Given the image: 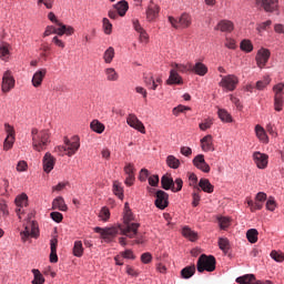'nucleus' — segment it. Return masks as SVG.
Listing matches in <instances>:
<instances>
[{
  "label": "nucleus",
  "mask_w": 284,
  "mask_h": 284,
  "mask_svg": "<svg viewBox=\"0 0 284 284\" xmlns=\"http://www.w3.org/2000/svg\"><path fill=\"white\" fill-rule=\"evenodd\" d=\"M134 221V215L132 214V210H130V204H124V216L123 224L120 225V234L123 236H128V239H134L136 234H139V227L141 224L132 223Z\"/></svg>",
  "instance_id": "1"
},
{
  "label": "nucleus",
  "mask_w": 284,
  "mask_h": 284,
  "mask_svg": "<svg viewBox=\"0 0 284 284\" xmlns=\"http://www.w3.org/2000/svg\"><path fill=\"white\" fill-rule=\"evenodd\" d=\"M32 148L36 152H43L50 145V131L32 129L31 130Z\"/></svg>",
  "instance_id": "2"
},
{
  "label": "nucleus",
  "mask_w": 284,
  "mask_h": 284,
  "mask_svg": "<svg viewBox=\"0 0 284 284\" xmlns=\"http://www.w3.org/2000/svg\"><path fill=\"white\" fill-rule=\"evenodd\" d=\"M196 267L200 274H203V272H214L216 270V257L202 254L197 260Z\"/></svg>",
  "instance_id": "3"
},
{
  "label": "nucleus",
  "mask_w": 284,
  "mask_h": 284,
  "mask_svg": "<svg viewBox=\"0 0 284 284\" xmlns=\"http://www.w3.org/2000/svg\"><path fill=\"white\" fill-rule=\"evenodd\" d=\"M169 23H171L172 28H175V30H179V28H190L192 26V16L189 13H182L179 19L169 16Z\"/></svg>",
  "instance_id": "4"
},
{
  "label": "nucleus",
  "mask_w": 284,
  "mask_h": 284,
  "mask_svg": "<svg viewBox=\"0 0 284 284\" xmlns=\"http://www.w3.org/2000/svg\"><path fill=\"white\" fill-rule=\"evenodd\" d=\"M221 81L219 82L220 88L227 90V92H234L236 90V85H239V77L234 74L229 75H220Z\"/></svg>",
  "instance_id": "5"
},
{
  "label": "nucleus",
  "mask_w": 284,
  "mask_h": 284,
  "mask_svg": "<svg viewBox=\"0 0 284 284\" xmlns=\"http://www.w3.org/2000/svg\"><path fill=\"white\" fill-rule=\"evenodd\" d=\"M95 232L101 234V239H103L105 243H110V241L121 232V227L120 225L106 229L95 227Z\"/></svg>",
  "instance_id": "6"
},
{
  "label": "nucleus",
  "mask_w": 284,
  "mask_h": 284,
  "mask_svg": "<svg viewBox=\"0 0 284 284\" xmlns=\"http://www.w3.org/2000/svg\"><path fill=\"white\" fill-rule=\"evenodd\" d=\"M64 145L67 148V156H74V153L79 152L81 148V142L79 141V136H73L71 140L65 139Z\"/></svg>",
  "instance_id": "7"
},
{
  "label": "nucleus",
  "mask_w": 284,
  "mask_h": 284,
  "mask_svg": "<svg viewBox=\"0 0 284 284\" xmlns=\"http://www.w3.org/2000/svg\"><path fill=\"white\" fill-rule=\"evenodd\" d=\"M14 77L12 75V71L8 70L3 73L2 77V84H1V90L4 93L10 92L14 88Z\"/></svg>",
  "instance_id": "8"
},
{
  "label": "nucleus",
  "mask_w": 284,
  "mask_h": 284,
  "mask_svg": "<svg viewBox=\"0 0 284 284\" xmlns=\"http://www.w3.org/2000/svg\"><path fill=\"white\" fill-rule=\"evenodd\" d=\"M126 123L128 125H130V128H133L134 130H138V132H141V134H145V125L143 124V122H141V120H139L136 114H129L126 118Z\"/></svg>",
  "instance_id": "9"
},
{
  "label": "nucleus",
  "mask_w": 284,
  "mask_h": 284,
  "mask_svg": "<svg viewBox=\"0 0 284 284\" xmlns=\"http://www.w3.org/2000/svg\"><path fill=\"white\" fill-rule=\"evenodd\" d=\"M268 159L270 156L265 153L258 151L253 153V161L258 170H265L267 168Z\"/></svg>",
  "instance_id": "10"
},
{
  "label": "nucleus",
  "mask_w": 284,
  "mask_h": 284,
  "mask_svg": "<svg viewBox=\"0 0 284 284\" xmlns=\"http://www.w3.org/2000/svg\"><path fill=\"white\" fill-rule=\"evenodd\" d=\"M155 196V206L159 210H165V207L169 205L168 200L170 199V195L165 191L159 190L156 191Z\"/></svg>",
  "instance_id": "11"
},
{
  "label": "nucleus",
  "mask_w": 284,
  "mask_h": 284,
  "mask_svg": "<svg viewBox=\"0 0 284 284\" xmlns=\"http://www.w3.org/2000/svg\"><path fill=\"white\" fill-rule=\"evenodd\" d=\"M55 163H57V159L52 155V153L47 152L42 160L44 172H47V174H50V172L54 170Z\"/></svg>",
  "instance_id": "12"
},
{
  "label": "nucleus",
  "mask_w": 284,
  "mask_h": 284,
  "mask_svg": "<svg viewBox=\"0 0 284 284\" xmlns=\"http://www.w3.org/2000/svg\"><path fill=\"white\" fill-rule=\"evenodd\" d=\"M270 50L267 49H260L257 51V54L255 57V61L257 63V67L263 69L264 65H267V62L270 61Z\"/></svg>",
  "instance_id": "13"
},
{
  "label": "nucleus",
  "mask_w": 284,
  "mask_h": 284,
  "mask_svg": "<svg viewBox=\"0 0 284 284\" xmlns=\"http://www.w3.org/2000/svg\"><path fill=\"white\" fill-rule=\"evenodd\" d=\"M29 225L30 226H26L24 231L20 233L23 243H26V241H28L30 236H32L33 239H37V236H39L37 226H34V222L30 223Z\"/></svg>",
  "instance_id": "14"
},
{
  "label": "nucleus",
  "mask_w": 284,
  "mask_h": 284,
  "mask_svg": "<svg viewBox=\"0 0 284 284\" xmlns=\"http://www.w3.org/2000/svg\"><path fill=\"white\" fill-rule=\"evenodd\" d=\"M193 165L197 168V170H201V172H205L209 174L210 172V164L205 162V155L199 154L193 159Z\"/></svg>",
  "instance_id": "15"
},
{
  "label": "nucleus",
  "mask_w": 284,
  "mask_h": 284,
  "mask_svg": "<svg viewBox=\"0 0 284 284\" xmlns=\"http://www.w3.org/2000/svg\"><path fill=\"white\" fill-rule=\"evenodd\" d=\"M133 28L135 32L139 34V41L140 43H149L150 36L148 34V31L141 27V24L138 22V20L133 21Z\"/></svg>",
  "instance_id": "16"
},
{
  "label": "nucleus",
  "mask_w": 284,
  "mask_h": 284,
  "mask_svg": "<svg viewBox=\"0 0 284 284\" xmlns=\"http://www.w3.org/2000/svg\"><path fill=\"white\" fill-rule=\"evenodd\" d=\"M48 74V69H40L38 70L31 80V83L33 88H41V84L43 83V79H45V75Z\"/></svg>",
  "instance_id": "17"
},
{
  "label": "nucleus",
  "mask_w": 284,
  "mask_h": 284,
  "mask_svg": "<svg viewBox=\"0 0 284 284\" xmlns=\"http://www.w3.org/2000/svg\"><path fill=\"white\" fill-rule=\"evenodd\" d=\"M166 85H183V78L179 75L176 69L170 71L169 79L166 80Z\"/></svg>",
  "instance_id": "18"
},
{
  "label": "nucleus",
  "mask_w": 284,
  "mask_h": 284,
  "mask_svg": "<svg viewBox=\"0 0 284 284\" xmlns=\"http://www.w3.org/2000/svg\"><path fill=\"white\" fill-rule=\"evenodd\" d=\"M257 3H262L265 12H274L278 8V0H256Z\"/></svg>",
  "instance_id": "19"
},
{
  "label": "nucleus",
  "mask_w": 284,
  "mask_h": 284,
  "mask_svg": "<svg viewBox=\"0 0 284 284\" xmlns=\"http://www.w3.org/2000/svg\"><path fill=\"white\" fill-rule=\"evenodd\" d=\"M201 148L203 150V152H214V142H213V138L212 135H205L202 140H201Z\"/></svg>",
  "instance_id": "20"
},
{
  "label": "nucleus",
  "mask_w": 284,
  "mask_h": 284,
  "mask_svg": "<svg viewBox=\"0 0 284 284\" xmlns=\"http://www.w3.org/2000/svg\"><path fill=\"white\" fill-rule=\"evenodd\" d=\"M215 30H220V32H233L234 31V22L230 20H221Z\"/></svg>",
  "instance_id": "21"
},
{
  "label": "nucleus",
  "mask_w": 284,
  "mask_h": 284,
  "mask_svg": "<svg viewBox=\"0 0 284 284\" xmlns=\"http://www.w3.org/2000/svg\"><path fill=\"white\" fill-rule=\"evenodd\" d=\"M57 245H59V240H57V237H53L50 241V247H51L50 263H59V256L57 255Z\"/></svg>",
  "instance_id": "22"
},
{
  "label": "nucleus",
  "mask_w": 284,
  "mask_h": 284,
  "mask_svg": "<svg viewBox=\"0 0 284 284\" xmlns=\"http://www.w3.org/2000/svg\"><path fill=\"white\" fill-rule=\"evenodd\" d=\"M159 6L151 3L146 9V19L148 21H154L159 17Z\"/></svg>",
  "instance_id": "23"
},
{
  "label": "nucleus",
  "mask_w": 284,
  "mask_h": 284,
  "mask_svg": "<svg viewBox=\"0 0 284 284\" xmlns=\"http://www.w3.org/2000/svg\"><path fill=\"white\" fill-rule=\"evenodd\" d=\"M113 9L118 12L119 17H123L130 9V6L128 4V1L122 0L113 4Z\"/></svg>",
  "instance_id": "24"
},
{
  "label": "nucleus",
  "mask_w": 284,
  "mask_h": 284,
  "mask_svg": "<svg viewBox=\"0 0 284 284\" xmlns=\"http://www.w3.org/2000/svg\"><path fill=\"white\" fill-rule=\"evenodd\" d=\"M52 210H60V212H68V205L65 204V200L63 197L58 196L52 202Z\"/></svg>",
  "instance_id": "25"
},
{
  "label": "nucleus",
  "mask_w": 284,
  "mask_h": 284,
  "mask_svg": "<svg viewBox=\"0 0 284 284\" xmlns=\"http://www.w3.org/2000/svg\"><path fill=\"white\" fill-rule=\"evenodd\" d=\"M255 133L257 139L262 141V143H270V138L267 136V133L265 132V129L261 126V124L255 125Z\"/></svg>",
  "instance_id": "26"
},
{
  "label": "nucleus",
  "mask_w": 284,
  "mask_h": 284,
  "mask_svg": "<svg viewBox=\"0 0 284 284\" xmlns=\"http://www.w3.org/2000/svg\"><path fill=\"white\" fill-rule=\"evenodd\" d=\"M191 71L199 77H205L207 74V65H205L203 62H197L194 64Z\"/></svg>",
  "instance_id": "27"
},
{
  "label": "nucleus",
  "mask_w": 284,
  "mask_h": 284,
  "mask_svg": "<svg viewBox=\"0 0 284 284\" xmlns=\"http://www.w3.org/2000/svg\"><path fill=\"white\" fill-rule=\"evenodd\" d=\"M199 185L201 190L207 194H212V192H214V185H212L207 179H201Z\"/></svg>",
  "instance_id": "28"
},
{
  "label": "nucleus",
  "mask_w": 284,
  "mask_h": 284,
  "mask_svg": "<svg viewBox=\"0 0 284 284\" xmlns=\"http://www.w3.org/2000/svg\"><path fill=\"white\" fill-rule=\"evenodd\" d=\"M236 283L240 284H256V277L254 276V274H246L243 276L237 277Z\"/></svg>",
  "instance_id": "29"
},
{
  "label": "nucleus",
  "mask_w": 284,
  "mask_h": 284,
  "mask_svg": "<svg viewBox=\"0 0 284 284\" xmlns=\"http://www.w3.org/2000/svg\"><path fill=\"white\" fill-rule=\"evenodd\" d=\"M182 234L183 236H185V239H189V241H196L199 239V233L194 232L192 229L184 226L182 230Z\"/></svg>",
  "instance_id": "30"
},
{
  "label": "nucleus",
  "mask_w": 284,
  "mask_h": 284,
  "mask_svg": "<svg viewBox=\"0 0 284 284\" xmlns=\"http://www.w3.org/2000/svg\"><path fill=\"white\" fill-rule=\"evenodd\" d=\"M90 128L93 132H97V134H103V132H105V125L99 120H93L90 123Z\"/></svg>",
  "instance_id": "31"
},
{
  "label": "nucleus",
  "mask_w": 284,
  "mask_h": 284,
  "mask_svg": "<svg viewBox=\"0 0 284 284\" xmlns=\"http://www.w3.org/2000/svg\"><path fill=\"white\" fill-rule=\"evenodd\" d=\"M166 165L172 170H179V168H181V160L176 159L174 155H169L166 158Z\"/></svg>",
  "instance_id": "32"
},
{
  "label": "nucleus",
  "mask_w": 284,
  "mask_h": 284,
  "mask_svg": "<svg viewBox=\"0 0 284 284\" xmlns=\"http://www.w3.org/2000/svg\"><path fill=\"white\" fill-rule=\"evenodd\" d=\"M58 28H59V37H63V34H67V37H72V34H74V28L68 27L62 22L59 23Z\"/></svg>",
  "instance_id": "33"
},
{
  "label": "nucleus",
  "mask_w": 284,
  "mask_h": 284,
  "mask_svg": "<svg viewBox=\"0 0 284 284\" xmlns=\"http://www.w3.org/2000/svg\"><path fill=\"white\" fill-rule=\"evenodd\" d=\"M196 273V266L195 265H191V266H185L182 271H181V276L182 278H192V275Z\"/></svg>",
  "instance_id": "34"
},
{
  "label": "nucleus",
  "mask_w": 284,
  "mask_h": 284,
  "mask_svg": "<svg viewBox=\"0 0 284 284\" xmlns=\"http://www.w3.org/2000/svg\"><path fill=\"white\" fill-rule=\"evenodd\" d=\"M161 185L163 190H172V187H174V180L168 175H163L161 179Z\"/></svg>",
  "instance_id": "35"
},
{
  "label": "nucleus",
  "mask_w": 284,
  "mask_h": 284,
  "mask_svg": "<svg viewBox=\"0 0 284 284\" xmlns=\"http://www.w3.org/2000/svg\"><path fill=\"white\" fill-rule=\"evenodd\" d=\"M217 115L219 119H221V121H223L224 123H232V115L230 114V112H227V110L219 109Z\"/></svg>",
  "instance_id": "36"
},
{
  "label": "nucleus",
  "mask_w": 284,
  "mask_h": 284,
  "mask_svg": "<svg viewBox=\"0 0 284 284\" xmlns=\"http://www.w3.org/2000/svg\"><path fill=\"white\" fill-rule=\"evenodd\" d=\"M104 74L109 81H119V73L114 68H106Z\"/></svg>",
  "instance_id": "37"
},
{
  "label": "nucleus",
  "mask_w": 284,
  "mask_h": 284,
  "mask_svg": "<svg viewBox=\"0 0 284 284\" xmlns=\"http://www.w3.org/2000/svg\"><path fill=\"white\" fill-rule=\"evenodd\" d=\"M171 68H173V70H176V72H181L182 74H185V72H190V70H192V64H179V63H172Z\"/></svg>",
  "instance_id": "38"
},
{
  "label": "nucleus",
  "mask_w": 284,
  "mask_h": 284,
  "mask_svg": "<svg viewBox=\"0 0 284 284\" xmlns=\"http://www.w3.org/2000/svg\"><path fill=\"white\" fill-rule=\"evenodd\" d=\"M104 63H112L114 60V48L109 47L103 53Z\"/></svg>",
  "instance_id": "39"
},
{
  "label": "nucleus",
  "mask_w": 284,
  "mask_h": 284,
  "mask_svg": "<svg viewBox=\"0 0 284 284\" xmlns=\"http://www.w3.org/2000/svg\"><path fill=\"white\" fill-rule=\"evenodd\" d=\"M272 83V79L268 75H265L263 80L256 82L255 88L256 90H264Z\"/></svg>",
  "instance_id": "40"
},
{
  "label": "nucleus",
  "mask_w": 284,
  "mask_h": 284,
  "mask_svg": "<svg viewBox=\"0 0 284 284\" xmlns=\"http://www.w3.org/2000/svg\"><path fill=\"white\" fill-rule=\"evenodd\" d=\"M246 239L248 243H256L258 241V231L256 229H251L246 232Z\"/></svg>",
  "instance_id": "41"
},
{
  "label": "nucleus",
  "mask_w": 284,
  "mask_h": 284,
  "mask_svg": "<svg viewBox=\"0 0 284 284\" xmlns=\"http://www.w3.org/2000/svg\"><path fill=\"white\" fill-rule=\"evenodd\" d=\"M272 27V20H267L265 22L256 24V32L257 34H263V32L270 30Z\"/></svg>",
  "instance_id": "42"
},
{
  "label": "nucleus",
  "mask_w": 284,
  "mask_h": 284,
  "mask_svg": "<svg viewBox=\"0 0 284 284\" xmlns=\"http://www.w3.org/2000/svg\"><path fill=\"white\" fill-rule=\"evenodd\" d=\"M33 272V280H32V284H44L45 283V278L43 277V275L41 274V272L37 268L32 270Z\"/></svg>",
  "instance_id": "43"
},
{
  "label": "nucleus",
  "mask_w": 284,
  "mask_h": 284,
  "mask_svg": "<svg viewBox=\"0 0 284 284\" xmlns=\"http://www.w3.org/2000/svg\"><path fill=\"white\" fill-rule=\"evenodd\" d=\"M113 194L123 201V186H121V182H113Z\"/></svg>",
  "instance_id": "44"
},
{
  "label": "nucleus",
  "mask_w": 284,
  "mask_h": 284,
  "mask_svg": "<svg viewBox=\"0 0 284 284\" xmlns=\"http://www.w3.org/2000/svg\"><path fill=\"white\" fill-rule=\"evenodd\" d=\"M219 247L220 250H222V252H224V254H227V252L230 251V240L225 237H220Z\"/></svg>",
  "instance_id": "45"
},
{
  "label": "nucleus",
  "mask_w": 284,
  "mask_h": 284,
  "mask_svg": "<svg viewBox=\"0 0 284 284\" xmlns=\"http://www.w3.org/2000/svg\"><path fill=\"white\" fill-rule=\"evenodd\" d=\"M73 254L80 258L83 256V243L81 241H75L73 246Z\"/></svg>",
  "instance_id": "46"
},
{
  "label": "nucleus",
  "mask_w": 284,
  "mask_h": 284,
  "mask_svg": "<svg viewBox=\"0 0 284 284\" xmlns=\"http://www.w3.org/2000/svg\"><path fill=\"white\" fill-rule=\"evenodd\" d=\"M17 207H26L28 205V195L22 193L21 195L16 197Z\"/></svg>",
  "instance_id": "47"
},
{
  "label": "nucleus",
  "mask_w": 284,
  "mask_h": 284,
  "mask_svg": "<svg viewBox=\"0 0 284 284\" xmlns=\"http://www.w3.org/2000/svg\"><path fill=\"white\" fill-rule=\"evenodd\" d=\"M284 83L280 82L273 87L274 98H283Z\"/></svg>",
  "instance_id": "48"
},
{
  "label": "nucleus",
  "mask_w": 284,
  "mask_h": 284,
  "mask_svg": "<svg viewBox=\"0 0 284 284\" xmlns=\"http://www.w3.org/2000/svg\"><path fill=\"white\" fill-rule=\"evenodd\" d=\"M13 146H14V136H7L3 142L4 152L12 150Z\"/></svg>",
  "instance_id": "49"
},
{
  "label": "nucleus",
  "mask_w": 284,
  "mask_h": 284,
  "mask_svg": "<svg viewBox=\"0 0 284 284\" xmlns=\"http://www.w3.org/2000/svg\"><path fill=\"white\" fill-rule=\"evenodd\" d=\"M273 106L275 112H283L284 98H274Z\"/></svg>",
  "instance_id": "50"
},
{
  "label": "nucleus",
  "mask_w": 284,
  "mask_h": 284,
  "mask_svg": "<svg viewBox=\"0 0 284 284\" xmlns=\"http://www.w3.org/2000/svg\"><path fill=\"white\" fill-rule=\"evenodd\" d=\"M240 48L243 50V52H252V50H254V45L250 40H243L240 44Z\"/></svg>",
  "instance_id": "51"
},
{
  "label": "nucleus",
  "mask_w": 284,
  "mask_h": 284,
  "mask_svg": "<svg viewBox=\"0 0 284 284\" xmlns=\"http://www.w3.org/2000/svg\"><path fill=\"white\" fill-rule=\"evenodd\" d=\"M190 110H192V108L185 106V105H183V104H180V105L175 106V108L172 110V112H173L174 116H179L181 113H185V112H187V111H190Z\"/></svg>",
  "instance_id": "52"
},
{
  "label": "nucleus",
  "mask_w": 284,
  "mask_h": 284,
  "mask_svg": "<svg viewBox=\"0 0 284 284\" xmlns=\"http://www.w3.org/2000/svg\"><path fill=\"white\" fill-rule=\"evenodd\" d=\"M102 26H103L104 33L112 34V22H110V19L103 18Z\"/></svg>",
  "instance_id": "53"
},
{
  "label": "nucleus",
  "mask_w": 284,
  "mask_h": 284,
  "mask_svg": "<svg viewBox=\"0 0 284 284\" xmlns=\"http://www.w3.org/2000/svg\"><path fill=\"white\" fill-rule=\"evenodd\" d=\"M219 225L221 227V230H227V227L231 225L232 221L230 220V217H219Z\"/></svg>",
  "instance_id": "54"
},
{
  "label": "nucleus",
  "mask_w": 284,
  "mask_h": 284,
  "mask_svg": "<svg viewBox=\"0 0 284 284\" xmlns=\"http://www.w3.org/2000/svg\"><path fill=\"white\" fill-rule=\"evenodd\" d=\"M99 217L104 222L110 221V209H108V206L102 207Z\"/></svg>",
  "instance_id": "55"
},
{
  "label": "nucleus",
  "mask_w": 284,
  "mask_h": 284,
  "mask_svg": "<svg viewBox=\"0 0 284 284\" xmlns=\"http://www.w3.org/2000/svg\"><path fill=\"white\" fill-rule=\"evenodd\" d=\"M271 258H273V261H276V263H283L284 262V253L277 252V251H272Z\"/></svg>",
  "instance_id": "56"
},
{
  "label": "nucleus",
  "mask_w": 284,
  "mask_h": 284,
  "mask_svg": "<svg viewBox=\"0 0 284 284\" xmlns=\"http://www.w3.org/2000/svg\"><path fill=\"white\" fill-rule=\"evenodd\" d=\"M50 34H58L59 37V27L48 26L44 30L43 37H50Z\"/></svg>",
  "instance_id": "57"
},
{
  "label": "nucleus",
  "mask_w": 284,
  "mask_h": 284,
  "mask_svg": "<svg viewBox=\"0 0 284 284\" xmlns=\"http://www.w3.org/2000/svg\"><path fill=\"white\" fill-rule=\"evenodd\" d=\"M38 6H44V8H47V10H52V8L54 7V0H38Z\"/></svg>",
  "instance_id": "58"
},
{
  "label": "nucleus",
  "mask_w": 284,
  "mask_h": 284,
  "mask_svg": "<svg viewBox=\"0 0 284 284\" xmlns=\"http://www.w3.org/2000/svg\"><path fill=\"white\" fill-rule=\"evenodd\" d=\"M225 48H229V50H236V40L226 37L224 42Z\"/></svg>",
  "instance_id": "59"
},
{
  "label": "nucleus",
  "mask_w": 284,
  "mask_h": 284,
  "mask_svg": "<svg viewBox=\"0 0 284 284\" xmlns=\"http://www.w3.org/2000/svg\"><path fill=\"white\" fill-rule=\"evenodd\" d=\"M173 183L172 192H181L183 190V180L181 178L175 179Z\"/></svg>",
  "instance_id": "60"
},
{
  "label": "nucleus",
  "mask_w": 284,
  "mask_h": 284,
  "mask_svg": "<svg viewBox=\"0 0 284 284\" xmlns=\"http://www.w3.org/2000/svg\"><path fill=\"white\" fill-rule=\"evenodd\" d=\"M266 210H268V212H274V210H276V200H274V197L271 196L266 201Z\"/></svg>",
  "instance_id": "61"
},
{
  "label": "nucleus",
  "mask_w": 284,
  "mask_h": 284,
  "mask_svg": "<svg viewBox=\"0 0 284 284\" xmlns=\"http://www.w3.org/2000/svg\"><path fill=\"white\" fill-rule=\"evenodd\" d=\"M213 123L212 119H206L204 122L200 123V130L205 132V130H210V128H212Z\"/></svg>",
  "instance_id": "62"
},
{
  "label": "nucleus",
  "mask_w": 284,
  "mask_h": 284,
  "mask_svg": "<svg viewBox=\"0 0 284 284\" xmlns=\"http://www.w3.org/2000/svg\"><path fill=\"white\" fill-rule=\"evenodd\" d=\"M124 173H125L128 176H134V164L128 163V164L124 166Z\"/></svg>",
  "instance_id": "63"
},
{
  "label": "nucleus",
  "mask_w": 284,
  "mask_h": 284,
  "mask_svg": "<svg viewBox=\"0 0 284 284\" xmlns=\"http://www.w3.org/2000/svg\"><path fill=\"white\" fill-rule=\"evenodd\" d=\"M50 216H51L52 221H54L55 223H61V221H63V214H61L59 212H51Z\"/></svg>",
  "instance_id": "64"
}]
</instances>
